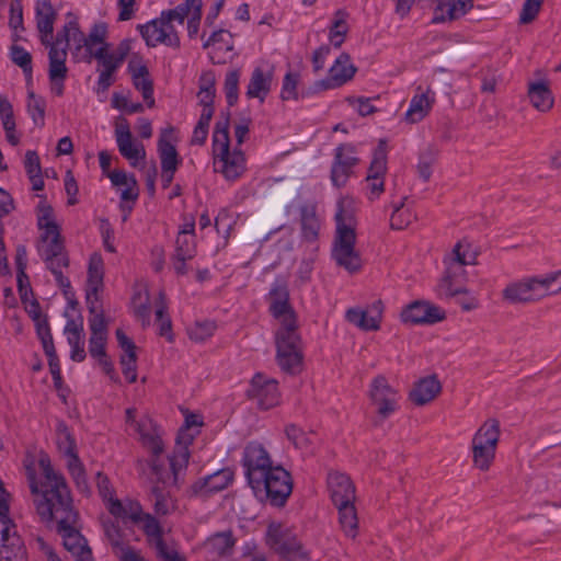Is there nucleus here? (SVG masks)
I'll return each mask as SVG.
<instances>
[{
  "label": "nucleus",
  "instance_id": "obj_59",
  "mask_svg": "<svg viewBox=\"0 0 561 561\" xmlns=\"http://www.w3.org/2000/svg\"><path fill=\"white\" fill-rule=\"evenodd\" d=\"M107 27L104 23L94 24L88 36H85L84 47L87 51L94 56L98 48L103 46L108 49L110 45L105 42Z\"/></svg>",
  "mask_w": 561,
  "mask_h": 561
},
{
  "label": "nucleus",
  "instance_id": "obj_50",
  "mask_svg": "<svg viewBox=\"0 0 561 561\" xmlns=\"http://www.w3.org/2000/svg\"><path fill=\"white\" fill-rule=\"evenodd\" d=\"M339 523L342 531L348 538H355L358 534V517L354 502L336 506Z\"/></svg>",
  "mask_w": 561,
  "mask_h": 561
},
{
  "label": "nucleus",
  "instance_id": "obj_60",
  "mask_svg": "<svg viewBox=\"0 0 561 561\" xmlns=\"http://www.w3.org/2000/svg\"><path fill=\"white\" fill-rule=\"evenodd\" d=\"M301 75L298 71H288L285 73L282 82L280 99L283 101L299 100V84Z\"/></svg>",
  "mask_w": 561,
  "mask_h": 561
},
{
  "label": "nucleus",
  "instance_id": "obj_49",
  "mask_svg": "<svg viewBox=\"0 0 561 561\" xmlns=\"http://www.w3.org/2000/svg\"><path fill=\"white\" fill-rule=\"evenodd\" d=\"M301 234L308 242H314L319 237L321 221L313 206H304L300 211Z\"/></svg>",
  "mask_w": 561,
  "mask_h": 561
},
{
  "label": "nucleus",
  "instance_id": "obj_29",
  "mask_svg": "<svg viewBox=\"0 0 561 561\" xmlns=\"http://www.w3.org/2000/svg\"><path fill=\"white\" fill-rule=\"evenodd\" d=\"M474 0H437L431 24H444L461 19L473 8Z\"/></svg>",
  "mask_w": 561,
  "mask_h": 561
},
{
  "label": "nucleus",
  "instance_id": "obj_37",
  "mask_svg": "<svg viewBox=\"0 0 561 561\" xmlns=\"http://www.w3.org/2000/svg\"><path fill=\"white\" fill-rule=\"evenodd\" d=\"M48 77L51 83V92L58 96L64 94L65 79L68 68L66 66L67 54L61 49L48 51Z\"/></svg>",
  "mask_w": 561,
  "mask_h": 561
},
{
  "label": "nucleus",
  "instance_id": "obj_39",
  "mask_svg": "<svg viewBox=\"0 0 561 561\" xmlns=\"http://www.w3.org/2000/svg\"><path fill=\"white\" fill-rule=\"evenodd\" d=\"M65 335L70 345V358L77 363L85 359L84 334L82 319H69L65 327Z\"/></svg>",
  "mask_w": 561,
  "mask_h": 561
},
{
  "label": "nucleus",
  "instance_id": "obj_53",
  "mask_svg": "<svg viewBox=\"0 0 561 561\" xmlns=\"http://www.w3.org/2000/svg\"><path fill=\"white\" fill-rule=\"evenodd\" d=\"M442 287L444 288L447 296L457 297L456 302L461 307L463 311H471L479 308L478 298L471 295L466 288L454 287L451 278H449V282H445V279H443Z\"/></svg>",
  "mask_w": 561,
  "mask_h": 561
},
{
  "label": "nucleus",
  "instance_id": "obj_10",
  "mask_svg": "<svg viewBox=\"0 0 561 561\" xmlns=\"http://www.w3.org/2000/svg\"><path fill=\"white\" fill-rule=\"evenodd\" d=\"M11 495L2 486V560L27 561L26 548L16 525L9 517Z\"/></svg>",
  "mask_w": 561,
  "mask_h": 561
},
{
  "label": "nucleus",
  "instance_id": "obj_47",
  "mask_svg": "<svg viewBox=\"0 0 561 561\" xmlns=\"http://www.w3.org/2000/svg\"><path fill=\"white\" fill-rule=\"evenodd\" d=\"M276 360L285 373L298 374L301 371L304 364L302 350L276 348Z\"/></svg>",
  "mask_w": 561,
  "mask_h": 561
},
{
  "label": "nucleus",
  "instance_id": "obj_38",
  "mask_svg": "<svg viewBox=\"0 0 561 561\" xmlns=\"http://www.w3.org/2000/svg\"><path fill=\"white\" fill-rule=\"evenodd\" d=\"M273 72L260 67L254 68L249 79L245 96L248 99H257L262 104L272 90Z\"/></svg>",
  "mask_w": 561,
  "mask_h": 561
},
{
  "label": "nucleus",
  "instance_id": "obj_11",
  "mask_svg": "<svg viewBox=\"0 0 561 561\" xmlns=\"http://www.w3.org/2000/svg\"><path fill=\"white\" fill-rule=\"evenodd\" d=\"M95 483L99 494L112 516L121 520H125L126 517L137 518L139 516L140 503L129 499L121 501L115 497V490L107 476L99 471L95 476Z\"/></svg>",
  "mask_w": 561,
  "mask_h": 561
},
{
  "label": "nucleus",
  "instance_id": "obj_62",
  "mask_svg": "<svg viewBox=\"0 0 561 561\" xmlns=\"http://www.w3.org/2000/svg\"><path fill=\"white\" fill-rule=\"evenodd\" d=\"M241 71L231 69L226 73L224 82V92L229 106H234L239 100V82Z\"/></svg>",
  "mask_w": 561,
  "mask_h": 561
},
{
  "label": "nucleus",
  "instance_id": "obj_13",
  "mask_svg": "<svg viewBox=\"0 0 561 561\" xmlns=\"http://www.w3.org/2000/svg\"><path fill=\"white\" fill-rule=\"evenodd\" d=\"M114 137L117 149L133 168H144L146 160L145 146L134 139L127 119L119 118L115 124Z\"/></svg>",
  "mask_w": 561,
  "mask_h": 561
},
{
  "label": "nucleus",
  "instance_id": "obj_1",
  "mask_svg": "<svg viewBox=\"0 0 561 561\" xmlns=\"http://www.w3.org/2000/svg\"><path fill=\"white\" fill-rule=\"evenodd\" d=\"M41 477L27 472L28 484L37 514L42 520H57L58 534L65 549L76 561H93L87 539L76 528L78 514L73 511L72 499L64 476L57 472L47 457L38 461Z\"/></svg>",
  "mask_w": 561,
  "mask_h": 561
},
{
  "label": "nucleus",
  "instance_id": "obj_14",
  "mask_svg": "<svg viewBox=\"0 0 561 561\" xmlns=\"http://www.w3.org/2000/svg\"><path fill=\"white\" fill-rule=\"evenodd\" d=\"M331 257L339 267L350 274L360 272L364 265L360 252L356 249V234L334 236Z\"/></svg>",
  "mask_w": 561,
  "mask_h": 561
},
{
  "label": "nucleus",
  "instance_id": "obj_7",
  "mask_svg": "<svg viewBox=\"0 0 561 561\" xmlns=\"http://www.w3.org/2000/svg\"><path fill=\"white\" fill-rule=\"evenodd\" d=\"M174 23H176L174 19L165 10H162L158 18L138 24L137 31L148 47L164 45L178 49L181 46V41Z\"/></svg>",
  "mask_w": 561,
  "mask_h": 561
},
{
  "label": "nucleus",
  "instance_id": "obj_58",
  "mask_svg": "<svg viewBox=\"0 0 561 561\" xmlns=\"http://www.w3.org/2000/svg\"><path fill=\"white\" fill-rule=\"evenodd\" d=\"M217 330V324L213 320L195 321L187 327L186 332L190 340L201 343L210 339Z\"/></svg>",
  "mask_w": 561,
  "mask_h": 561
},
{
  "label": "nucleus",
  "instance_id": "obj_63",
  "mask_svg": "<svg viewBox=\"0 0 561 561\" xmlns=\"http://www.w3.org/2000/svg\"><path fill=\"white\" fill-rule=\"evenodd\" d=\"M42 342L43 350L48 359V366L53 379H58L59 374H61L60 363L55 350L53 335H48L47 337L39 339Z\"/></svg>",
  "mask_w": 561,
  "mask_h": 561
},
{
  "label": "nucleus",
  "instance_id": "obj_40",
  "mask_svg": "<svg viewBox=\"0 0 561 561\" xmlns=\"http://www.w3.org/2000/svg\"><path fill=\"white\" fill-rule=\"evenodd\" d=\"M84 42L85 36L80 31L79 24L76 21H69L64 25L62 30L57 33L56 38L51 41L48 48L49 51L61 49L67 54L69 43H73L76 48L80 49L84 47Z\"/></svg>",
  "mask_w": 561,
  "mask_h": 561
},
{
  "label": "nucleus",
  "instance_id": "obj_28",
  "mask_svg": "<svg viewBox=\"0 0 561 561\" xmlns=\"http://www.w3.org/2000/svg\"><path fill=\"white\" fill-rule=\"evenodd\" d=\"M357 202L351 196H343L336 203L334 215L335 236H354L357 227Z\"/></svg>",
  "mask_w": 561,
  "mask_h": 561
},
{
  "label": "nucleus",
  "instance_id": "obj_16",
  "mask_svg": "<svg viewBox=\"0 0 561 561\" xmlns=\"http://www.w3.org/2000/svg\"><path fill=\"white\" fill-rule=\"evenodd\" d=\"M57 447L59 453L66 458V465L69 473L76 481L78 488L85 491L88 486L84 467L78 457L76 440L66 427L58 430Z\"/></svg>",
  "mask_w": 561,
  "mask_h": 561
},
{
  "label": "nucleus",
  "instance_id": "obj_27",
  "mask_svg": "<svg viewBox=\"0 0 561 561\" xmlns=\"http://www.w3.org/2000/svg\"><path fill=\"white\" fill-rule=\"evenodd\" d=\"M356 70V67L351 61L350 55L342 53L330 67L328 77L318 81L317 85L322 90L340 88L353 79Z\"/></svg>",
  "mask_w": 561,
  "mask_h": 561
},
{
  "label": "nucleus",
  "instance_id": "obj_22",
  "mask_svg": "<svg viewBox=\"0 0 561 561\" xmlns=\"http://www.w3.org/2000/svg\"><path fill=\"white\" fill-rule=\"evenodd\" d=\"M104 288V261L99 252L89 257L85 300L89 311L98 309V299Z\"/></svg>",
  "mask_w": 561,
  "mask_h": 561
},
{
  "label": "nucleus",
  "instance_id": "obj_17",
  "mask_svg": "<svg viewBox=\"0 0 561 561\" xmlns=\"http://www.w3.org/2000/svg\"><path fill=\"white\" fill-rule=\"evenodd\" d=\"M355 147L351 144H342L334 149V159L331 165V182L335 187L346 185L353 174V169L358 163Z\"/></svg>",
  "mask_w": 561,
  "mask_h": 561
},
{
  "label": "nucleus",
  "instance_id": "obj_45",
  "mask_svg": "<svg viewBox=\"0 0 561 561\" xmlns=\"http://www.w3.org/2000/svg\"><path fill=\"white\" fill-rule=\"evenodd\" d=\"M21 301L25 311L34 322L38 339L51 335L47 317L43 314L41 305L34 298V295L25 297V299H21Z\"/></svg>",
  "mask_w": 561,
  "mask_h": 561
},
{
  "label": "nucleus",
  "instance_id": "obj_48",
  "mask_svg": "<svg viewBox=\"0 0 561 561\" xmlns=\"http://www.w3.org/2000/svg\"><path fill=\"white\" fill-rule=\"evenodd\" d=\"M528 96L535 108L540 112L549 111L554 103L549 85L546 82H534L529 84Z\"/></svg>",
  "mask_w": 561,
  "mask_h": 561
},
{
  "label": "nucleus",
  "instance_id": "obj_18",
  "mask_svg": "<svg viewBox=\"0 0 561 561\" xmlns=\"http://www.w3.org/2000/svg\"><path fill=\"white\" fill-rule=\"evenodd\" d=\"M111 183L119 191V208L124 213L123 221H126L139 196L137 180L133 174L123 170H114L107 174Z\"/></svg>",
  "mask_w": 561,
  "mask_h": 561
},
{
  "label": "nucleus",
  "instance_id": "obj_44",
  "mask_svg": "<svg viewBox=\"0 0 561 561\" xmlns=\"http://www.w3.org/2000/svg\"><path fill=\"white\" fill-rule=\"evenodd\" d=\"M279 328L275 333L276 348H301V339L298 332V319L278 322Z\"/></svg>",
  "mask_w": 561,
  "mask_h": 561
},
{
  "label": "nucleus",
  "instance_id": "obj_8",
  "mask_svg": "<svg viewBox=\"0 0 561 561\" xmlns=\"http://www.w3.org/2000/svg\"><path fill=\"white\" fill-rule=\"evenodd\" d=\"M126 431L129 435H137L141 445L153 456H159L164 450L160 427L147 414L138 415L135 408L125 411Z\"/></svg>",
  "mask_w": 561,
  "mask_h": 561
},
{
  "label": "nucleus",
  "instance_id": "obj_61",
  "mask_svg": "<svg viewBox=\"0 0 561 561\" xmlns=\"http://www.w3.org/2000/svg\"><path fill=\"white\" fill-rule=\"evenodd\" d=\"M135 316L144 325H148L151 319V306L147 290L137 291L131 299Z\"/></svg>",
  "mask_w": 561,
  "mask_h": 561
},
{
  "label": "nucleus",
  "instance_id": "obj_9",
  "mask_svg": "<svg viewBox=\"0 0 561 561\" xmlns=\"http://www.w3.org/2000/svg\"><path fill=\"white\" fill-rule=\"evenodd\" d=\"M176 130L173 126L162 128L157 142V151L161 167V183L163 188H168L174 175L182 164V158L176 149Z\"/></svg>",
  "mask_w": 561,
  "mask_h": 561
},
{
  "label": "nucleus",
  "instance_id": "obj_21",
  "mask_svg": "<svg viewBox=\"0 0 561 561\" xmlns=\"http://www.w3.org/2000/svg\"><path fill=\"white\" fill-rule=\"evenodd\" d=\"M268 311L278 322L297 318L290 304L289 289L285 282L275 279L267 294Z\"/></svg>",
  "mask_w": 561,
  "mask_h": 561
},
{
  "label": "nucleus",
  "instance_id": "obj_24",
  "mask_svg": "<svg viewBox=\"0 0 561 561\" xmlns=\"http://www.w3.org/2000/svg\"><path fill=\"white\" fill-rule=\"evenodd\" d=\"M179 25L186 21L190 38L197 36L203 14V0H182L175 8L165 10Z\"/></svg>",
  "mask_w": 561,
  "mask_h": 561
},
{
  "label": "nucleus",
  "instance_id": "obj_56",
  "mask_svg": "<svg viewBox=\"0 0 561 561\" xmlns=\"http://www.w3.org/2000/svg\"><path fill=\"white\" fill-rule=\"evenodd\" d=\"M216 80L211 71L203 72L199 77V90L197 92L198 104L202 108L214 107L216 96Z\"/></svg>",
  "mask_w": 561,
  "mask_h": 561
},
{
  "label": "nucleus",
  "instance_id": "obj_25",
  "mask_svg": "<svg viewBox=\"0 0 561 561\" xmlns=\"http://www.w3.org/2000/svg\"><path fill=\"white\" fill-rule=\"evenodd\" d=\"M445 311L427 301H413L401 311V320L410 324H435L445 319Z\"/></svg>",
  "mask_w": 561,
  "mask_h": 561
},
{
  "label": "nucleus",
  "instance_id": "obj_5",
  "mask_svg": "<svg viewBox=\"0 0 561 561\" xmlns=\"http://www.w3.org/2000/svg\"><path fill=\"white\" fill-rule=\"evenodd\" d=\"M561 293V270L510 282L502 297L511 305L533 304Z\"/></svg>",
  "mask_w": 561,
  "mask_h": 561
},
{
  "label": "nucleus",
  "instance_id": "obj_35",
  "mask_svg": "<svg viewBox=\"0 0 561 561\" xmlns=\"http://www.w3.org/2000/svg\"><path fill=\"white\" fill-rule=\"evenodd\" d=\"M328 488L331 500L335 506L355 501V486L351 478L341 472H331L328 476Z\"/></svg>",
  "mask_w": 561,
  "mask_h": 561
},
{
  "label": "nucleus",
  "instance_id": "obj_43",
  "mask_svg": "<svg viewBox=\"0 0 561 561\" xmlns=\"http://www.w3.org/2000/svg\"><path fill=\"white\" fill-rule=\"evenodd\" d=\"M128 47L121 45L116 50H106V47L98 48L93 58L99 61L98 71L115 75L127 56Z\"/></svg>",
  "mask_w": 561,
  "mask_h": 561
},
{
  "label": "nucleus",
  "instance_id": "obj_64",
  "mask_svg": "<svg viewBox=\"0 0 561 561\" xmlns=\"http://www.w3.org/2000/svg\"><path fill=\"white\" fill-rule=\"evenodd\" d=\"M46 103L44 99L30 93L27 101V111L33 122L37 126H43L45 122Z\"/></svg>",
  "mask_w": 561,
  "mask_h": 561
},
{
  "label": "nucleus",
  "instance_id": "obj_15",
  "mask_svg": "<svg viewBox=\"0 0 561 561\" xmlns=\"http://www.w3.org/2000/svg\"><path fill=\"white\" fill-rule=\"evenodd\" d=\"M369 398L376 407L381 419H388L399 409L400 393L388 382L385 376H377L371 380Z\"/></svg>",
  "mask_w": 561,
  "mask_h": 561
},
{
  "label": "nucleus",
  "instance_id": "obj_52",
  "mask_svg": "<svg viewBox=\"0 0 561 561\" xmlns=\"http://www.w3.org/2000/svg\"><path fill=\"white\" fill-rule=\"evenodd\" d=\"M236 539L231 531H222L210 536L206 541V549L216 558L230 554Z\"/></svg>",
  "mask_w": 561,
  "mask_h": 561
},
{
  "label": "nucleus",
  "instance_id": "obj_42",
  "mask_svg": "<svg viewBox=\"0 0 561 561\" xmlns=\"http://www.w3.org/2000/svg\"><path fill=\"white\" fill-rule=\"evenodd\" d=\"M442 385L435 376L420 379L409 393L410 400L416 405H424L436 398Z\"/></svg>",
  "mask_w": 561,
  "mask_h": 561
},
{
  "label": "nucleus",
  "instance_id": "obj_55",
  "mask_svg": "<svg viewBox=\"0 0 561 561\" xmlns=\"http://www.w3.org/2000/svg\"><path fill=\"white\" fill-rule=\"evenodd\" d=\"M233 473L229 469H221L204 478L201 491L204 494L219 492L231 484Z\"/></svg>",
  "mask_w": 561,
  "mask_h": 561
},
{
  "label": "nucleus",
  "instance_id": "obj_23",
  "mask_svg": "<svg viewBox=\"0 0 561 561\" xmlns=\"http://www.w3.org/2000/svg\"><path fill=\"white\" fill-rule=\"evenodd\" d=\"M203 47L208 49V56L214 65H225L231 61L236 55L233 36L227 30L213 32L209 38L204 42Z\"/></svg>",
  "mask_w": 561,
  "mask_h": 561
},
{
  "label": "nucleus",
  "instance_id": "obj_34",
  "mask_svg": "<svg viewBox=\"0 0 561 561\" xmlns=\"http://www.w3.org/2000/svg\"><path fill=\"white\" fill-rule=\"evenodd\" d=\"M477 252L472 249L471 244L467 241H459L454 247L451 253L444 259L446 266L445 282H449V278L457 273L456 267L461 268L466 265L476 264Z\"/></svg>",
  "mask_w": 561,
  "mask_h": 561
},
{
  "label": "nucleus",
  "instance_id": "obj_20",
  "mask_svg": "<svg viewBox=\"0 0 561 561\" xmlns=\"http://www.w3.org/2000/svg\"><path fill=\"white\" fill-rule=\"evenodd\" d=\"M382 314L383 304L381 300H376L366 308H348L345 311V320L362 331L371 332L380 329Z\"/></svg>",
  "mask_w": 561,
  "mask_h": 561
},
{
  "label": "nucleus",
  "instance_id": "obj_4",
  "mask_svg": "<svg viewBox=\"0 0 561 561\" xmlns=\"http://www.w3.org/2000/svg\"><path fill=\"white\" fill-rule=\"evenodd\" d=\"M229 127V116H224L215 123L211 136L213 170L227 182H236L247 171V157L241 148H231Z\"/></svg>",
  "mask_w": 561,
  "mask_h": 561
},
{
  "label": "nucleus",
  "instance_id": "obj_19",
  "mask_svg": "<svg viewBox=\"0 0 561 561\" xmlns=\"http://www.w3.org/2000/svg\"><path fill=\"white\" fill-rule=\"evenodd\" d=\"M248 394L263 410L274 408L280 400L277 380L263 374L254 375Z\"/></svg>",
  "mask_w": 561,
  "mask_h": 561
},
{
  "label": "nucleus",
  "instance_id": "obj_33",
  "mask_svg": "<svg viewBox=\"0 0 561 561\" xmlns=\"http://www.w3.org/2000/svg\"><path fill=\"white\" fill-rule=\"evenodd\" d=\"M199 434L201 433H195V431L183 425L180 427L175 449L170 457V466L175 474L178 471L186 468L191 457L190 446Z\"/></svg>",
  "mask_w": 561,
  "mask_h": 561
},
{
  "label": "nucleus",
  "instance_id": "obj_2",
  "mask_svg": "<svg viewBox=\"0 0 561 561\" xmlns=\"http://www.w3.org/2000/svg\"><path fill=\"white\" fill-rule=\"evenodd\" d=\"M244 476L256 494H264L273 505H284L293 490L291 478L279 465H274L265 446L249 442L242 453Z\"/></svg>",
  "mask_w": 561,
  "mask_h": 561
},
{
  "label": "nucleus",
  "instance_id": "obj_32",
  "mask_svg": "<svg viewBox=\"0 0 561 561\" xmlns=\"http://www.w3.org/2000/svg\"><path fill=\"white\" fill-rule=\"evenodd\" d=\"M266 542L282 557L300 545L291 530L280 523H271L268 525Z\"/></svg>",
  "mask_w": 561,
  "mask_h": 561
},
{
  "label": "nucleus",
  "instance_id": "obj_36",
  "mask_svg": "<svg viewBox=\"0 0 561 561\" xmlns=\"http://www.w3.org/2000/svg\"><path fill=\"white\" fill-rule=\"evenodd\" d=\"M174 253L183 257H194L196 255L195 218L191 215L183 216L175 239Z\"/></svg>",
  "mask_w": 561,
  "mask_h": 561
},
{
  "label": "nucleus",
  "instance_id": "obj_46",
  "mask_svg": "<svg viewBox=\"0 0 561 561\" xmlns=\"http://www.w3.org/2000/svg\"><path fill=\"white\" fill-rule=\"evenodd\" d=\"M348 12L345 9H339L334 12L332 23L329 27V42L334 48H340L345 42L350 31L347 20Z\"/></svg>",
  "mask_w": 561,
  "mask_h": 561
},
{
  "label": "nucleus",
  "instance_id": "obj_3",
  "mask_svg": "<svg viewBox=\"0 0 561 561\" xmlns=\"http://www.w3.org/2000/svg\"><path fill=\"white\" fill-rule=\"evenodd\" d=\"M36 226L39 231L37 252L46 264V267L54 275L57 285H61L70 293V279L64 274L69 266V257L65 249V240L61 236L60 225L51 205L42 199L35 209Z\"/></svg>",
  "mask_w": 561,
  "mask_h": 561
},
{
  "label": "nucleus",
  "instance_id": "obj_6",
  "mask_svg": "<svg viewBox=\"0 0 561 561\" xmlns=\"http://www.w3.org/2000/svg\"><path fill=\"white\" fill-rule=\"evenodd\" d=\"M500 423L495 419L485 421L472 437L471 451L476 468L488 471L495 458L500 439Z\"/></svg>",
  "mask_w": 561,
  "mask_h": 561
},
{
  "label": "nucleus",
  "instance_id": "obj_51",
  "mask_svg": "<svg viewBox=\"0 0 561 561\" xmlns=\"http://www.w3.org/2000/svg\"><path fill=\"white\" fill-rule=\"evenodd\" d=\"M156 321L159 323V334L164 336L168 342H173L174 335L172 333V322L167 313L168 305L163 291H159L154 300Z\"/></svg>",
  "mask_w": 561,
  "mask_h": 561
},
{
  "label": "nucleus",
  "instance_id": "obj_30",
  "mask_svg": "<svg viewBox=\"0 0 561 561\" xmlns=\"http://www.w3.org/2000/svg\"><path fill=\"white\" fill-rule=\"evenodd\" d=\"M117 343L122 350L119 356V365L122 373L128 383L137 381V346L134 341L126 335L123 329H117L115 332Z\"/></svg>",
  "mask_w": 561,
  "mask_h": 561
},
{
  "label": "nucleus",
  "instance_id": "obj_57",
  "mask_svg": "<svg viewBox=\"0 0 561 561\" xmlns=\"http://www.w3.org/2000/svg\"><path fill=\"white\" fill-rule=\"evenodd\" d=\"M387 169V142L381 139L374 150L373 159L366 176L385 179Z\"/></svg>",
  "mask_w": 561,
  "mask_h": 561
},
{
  "label": "nucleus",
  "instance_id": "obj_31",
  "mask_svg": "<svg viewBox=\"0 0 561 561\" xmlns=\"http://www.w3.org/2000/svg\"><path fill=\"white\" fill-rule=\"evenodd\" d=\"M34 9L36 28L39 33L41 42L48 47L54 39L53 33L57 12L51 0H36Z\"/></svg>",
  "mask_w": 561,
  "mask_h": 561
},
{
  "label": "nucleus",
  "instance_id": "obj_54",
  "mask_svg": "<svg viewBox=\"0 0 561 561\" xmlns=\"http://www.w3.org/2000/svg\"><path fill=\"white\" fill-rule=\"evenodd\" d=\"M106 536L116 548V556L121 561H145L144 557L135 549L121 545V533L114 525L105 527Z\"/></svg>",
  "mask_w": 561,
  "mask_h": 561
},
{
  "label": "nucleus",
  "instance_id": "obj_12",
  "mask_svg": "<svg viewBox=\"0 0 561 561\" xmlns=\"http://www.w3.org/2000/svg\"><path fill=\"white\" fill-rule=\"evenodd\" d=\"M127 520L135 524H142V530L147 537V541L156 549L157 557L161 561H184L178 550L164 541L162 527L151 514L144 513L141 510L137 518L126 517L124 522Z\"/></svg>",
  "mask_w": 561,
  "mask_h": 561
},
{
  "label": "nucleus",
  "instance_id": "obj_41",
  "mask_svg": "<svg viewBox=\"0 0 561 561\" xmlns=\"http://www.w3.org/2000/svg\"><path fill=\"white\" fill-rule=\"evenodd\" d=\"M128 70L131 76L134 87L141 93L149 108L154 106L153 82L150 78L148 67L144 64H129Z\"/></svg>",
  "mask_w": 561,
  "mask_h": 561
},
{
  "label": "nucleus",
  "instance_id": "obj_26",
  "mask_svg": "<svg viewBox=\"0 0 561 561\" xmlns=\"http://www.w3.org/2000/svg\"><path fill=\"white\" fill-rule=\"evenodd\" d=\"M436 103V93L431 87L415 88V93L410 100L409 107L404 113V121L409 124L422 122L432 111Z\"/></svg>",
  "mask_w": 561,
  "mask_h": 561
}]
</instances>
